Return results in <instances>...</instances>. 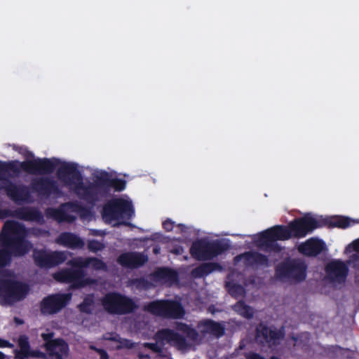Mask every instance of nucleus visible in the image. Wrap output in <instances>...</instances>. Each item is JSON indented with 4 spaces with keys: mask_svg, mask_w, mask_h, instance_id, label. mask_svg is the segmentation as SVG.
<instances>
[{
    "mask_svg": "<svg viewBox=\"0 0 359 359\" xmlns=\"http://www.w3.org/2000/svg\"><path fill=\"white\" fill-rule=\"evenodd\" d=\"M59 180L72 187L74 193L87 203L95 205L101 198L109 196L111 190L120 192L126 187L123 179L113 177L107 171L95 176L93 182L83 183V176L74 163L63 162L57 170Z\"/></svg>",
    "mask_w": 359,
    "mask_h": 359,
    "instance_id": "f257e3e1",
    "label": "nucleus"
},
{
    "mask_svg": "<svg viewBox=\"0 0 359 359\" xmlns=\"http://www.w3.org/2000/svg\"><path fill=\"white\" fill-rule=\"evenodd\" d=\"M60 163V160L56 158H37L22 162L0 161V181L4 184L1 189L15 202L27 201L30 197L29 188L26 185L12 182L8 178L11 176L10 172H13L15 175H18L21 170L34 175L51 174Z\"/></svg>",
    "mask_w": 359,
    "mask_h": 359,
    "instance_id": "f03ea898",
    "label": "nucleus"
},
{
    "mask_svg": "<svg viewBox=\"0 0 359 359\" xmlns=\"http://www.w3.org/2000/svg\"><path fill=\"white\" fill-rule=\"evenodd\" d=\"M25 226L15 221H7L0 233V267L6 266L11 257H21L32 248V243L25 239Z\"/></svg>",
    "mask_w": 359,
    "mask_h": 359,
    "instance_id": "7ed1b4c3",
    "label": "nucleus"
},
{
    "mask_svg": "<svg viewBox=\"0 0 359 359\" xmlns=\"http://www.w3.org/2000/svg\"><path fill=\"white\" fill-rule=\"evenodd\" d=\"M293 238V234L289 224L275 225L258 234V239L255 241L258 248L265 252H281L280 245L277 241H287Z\"/></svg>",
    "mask_w": 359,
    "mask_h": 359,
    "instance_id": "20e7f679",
    "label": "nucleus"
},
{
    "mask_svg": "<svg viewBox=\"0 0 359 359\" xmlns=\"http://www.w3.org/2000/svg\"><path fill=\"white\" fill-rule=\"evenodd\" d=\"M154 339L156 341L155 343L145 342L143 346L160 355L163 353V346L165 344H168L181 351L186 350L189 346L184 336L169 328H163L158 330L154 334Z\"/></svg>",
    "mask_w": 359,
    "mask_h": 359,
    "instance_id": "39448f33",
    "label": "nucleus"
},
{
    "mask_svg": "<svg viewBox=\"0 0 359 359\" xmlns=\"http://www.w3.org/2000/svg\"><path fill=\"white\" fill-rule=\"evenodd\" d=\"M229 248V244L220 240L207 241L203 239L197 240L191 244L190 254L198 261L213 259L222 254Z\"/></svg>",
    "mask_w": 359,
    "mask_h": 359,
    "instance_id": "423d86ee",
    "label": "nucleus"
},
{
    "mask_svg": "<svg viewBox=\"0 0 359 359\" xmlns=\"http://www.w3.org/2000/svg\"><path fill=\"white\" fill-rule=\"evenodd\" d=\"M28 284L10 278L0 279V302L11 305L24 299L29 292Z\"/></svg>",
    "mask_w": 359,
    "mask_h": 359,
    "instance_id": "0eeeda50",
    "label": "nucleus"
},
{
    "mask_svg": "<svg viewBox=\"0 0 359 359\" xmlns=\"http://www.w3.org/2000/svg\"><path fill=\"white\" fill-rule=\"evenodd\" d=\"M275 274L281 280L301 283L306 278L307 265L300 259L287 258L276 266Z\"/></svg>",
    "mask_w": 359,
    "mask_h": 359,
    "instance_id": "6e6552de",
    "label": "nucleus"
},
{
    "mask_svg": "<svg viewBox=\"0 0 359 359\" xmlns=\"http://www.w3.org/2000/svg\"><path fill=\"white\" fill-rule=\"evenodd\" d=\"M104 309L109 314L125 315L133 312L137 308L134 300L117 292H109L101 299Z\"/></svg>",
    "mask_w": 359,
    "mask_h": 359,
    "instance_id": "1a4fd4ad",
    "label": "nucleus"
},
{
    "mask_svg": "<svg viewBox=\"0 0 359 359\" xmlns=\"http://www.w3.org/2000/svg\"><path fill=\"white\" fill-rule=\"evenodd\" d=\"M145 310L154 316L170 319L182 318L185 313L181 303L170 299L152 301L145 306Z\"/></svg>",
    "mask_w": 359,
    "mask_h": 359,
    "instance_id": "9d476101",
    "label": "nucleus"
},
{
    "mask_svg": "<svg viewBox=\"0 0 359 359\" xmlns=\"http://www.w3.org/2000/svg\"><path fill=\"white\" fill-rule=\"evenodd\" d=\"M133 214L132 203L123 198H115L108 201L104 205L102 210V217L107 222L125 217L130 219Z\"/></svg>",
    "mask_w": 359,
    "mask_h": 359,
    "instance_id": "9b49d317",
    "label": "nucleus"
},
{
    "mask_svg": "<svg viewBox=\"0 0 359 359\" xmlns=\"http://www.w3.org/2000/svg\"><path fill=\"white\" fill-rule=\"evenodd\" d=\"M54 278L62 283L70 284L72 289H80L95 283V280L86 277V271L82 269H64L53 276Z\"/></svg>",
    "mask_w": 359,
    "mask_h": 359,
    "instance_id": "f8f14e48",
    "label": "nucleus"
},
{
    "mask_svg": "<svg viewBox=\"0 0 359 359\" xmlns=\"http://www.w3.org/2000/svg\"><path fill=\"white\" fill-rule=\"evenodd\" d=\"M33 259L36 266L40 269H49L64 263L67 259L65 251H48L46 249H34Z\"/></svg>",
    "mask_w": 359,
    "mask_h": 359,
    "instance_id": "ddd939ff",
    "label": "nucleus"
},
{
    "mask_svg": "<svg viewBox=\"0 0 359 359\" xmlns=\"http://www.w3.org/2000/svg\"><path fill=\"white\" fill-rule=\"evenodd\" d=\"M323 223L321 219H317L310 215H305L291 221L289 227L292 231L293 238H301L311 233L315 229L323 227Z\"/></svg>",
    "mask_w": 359,
    "mask_h": 359,
    "instance_id": "4468645a",
    "label": "nucleus"
},
{
    "mask_svg": "<svg viewBox=\"0 0 359 359\" xmlns=\"http://www.w3.org/2000/svg\"><path fill=\"white\" fill-rule=\"evenodd\" d=\"M70 293H55L45 297L40 303V311L44 316H50L59 313L69 302Z\"/></svg>",
    "mask_w": 359,
    "mask_h": 359,
    "instance_id": "2eb2a0df",
    "label": "nucleus"
},
{
    "mask_svg": "<svg viewBox=\"0 0 359 359\" xmlns=\"http://www.w3.org/2000/svg\"><path fill=\"white\" fill-rule=\"evenodd\" d=\"M31 188L39 196L45 198H48L52 195L60 197L62 194L57 183L48 177H41L32 180Z\"/></svg>",
    "mask_w": 359,
    "mask_h": 359,
    "instance_id": "dca6fc26",
    "label": "nucleus"
},
{
    "mask_svg": "<svg viewBox=\"0 0 359 359\" xmlns=\"http://www.w3.org/2000/svg\"><path fill=\"white\" fill-rule=\"evenodd\" d=\"M53 334H43L46 341V350L53 359H67L69 356V344L62 338L50 339Z\"/></svg>",
    "mask_w": 359,
    "mask_h": 359,
    "instance_id": "f3484780",
    "label": "nucleus"
},
{
    "mask_svg": "<svg viewBox=\"0 0 359 359\" xmlns=\"http://www.w3.org/2000/svg\"><path fill=\"white\" fill-rule=\"evenodd\" d=\"M283 337V331L269 327L264 323H259L256 327L255 338L261 345H277L278 341Z\"/></svg>",
    "mask_w": 359,
    "mask_h": 359,
    "instance_id": "a211bd4d",
    "label": "nucleus"
},
{
    "mask_svg": "<svg viewBox=\"0 0 359 359\" xmlns=\"http://www.w3.org/2000/svg\"><path fill=\"white\" fill-rule=\"evenodd\" d=\"M197 328L202 334H210L217 339L223 337L226 330L224 322H217L210 318L198 321Z\"/></svg>",
    "mask_w": 359,
    "mask_h": 359,
    "instance_id": "6ab92c4d",
    "label": "nucleus"
},
{
    "mask_svg": "<svg viewBox=\"0 0 359 359\" xmlns=\"http://www.w3.org/2000/svg\"><path fill=\"white\" fill-rule=\"evenodd\" d=\"M148 261V257L137 252H127L121 254L117 262L128 269H137L142 266Z\"/></svg>",
    "mask_w": 359,
    "mask_h": 359,
    "instance_id": "aec40b11",
    "label": "nucleus"
},
{
    "mask_svg": "<svg viewBox=\"0 0 359 359\" xmlns=\"http://www.w3.org/2000/svg\"><path fill=\"white\" fill-rule=\"evenodd\" d=\"M325 271L331 281L341 283L345 281L348 269L342 261L337 260L327 264Z\"/></svg>",
    "mask_w": 359,
    "mask_h": 359,
    "instance_id": "412c9836",
    "label": "nucleus"
},
{
    "mask_svg": "<svg viewBox=\"0 0 359 359\" xmlns=\"http://www.w3.org/2000/svg\"><path fill=\"white\" fill-rule=\"evenodd\" d=\"M151 280L161 284L176 283L179 281V274L177 271L169 267L157 268L150 274Z\"/></svg>",
    "mask_w": 359,
    "mask_h": 359,
    "instance_id": "4be33fe9",
    "label": "nucleus"
},
{
    "mask_svg": "<svg viewBox=\"0 0 359 359\" xmlns=\"http://www.w3.org/2000/svg\"><path fill=\"white\" fill-rule=\"evenodd\" d=\"M11 215L27 222H35L39 224H42L44 222L43 214L39 209L34 207L23 206L18 208Z\"/></svg>",
    "mask_w": 359,
    "mask_h": 359,
    "instance_id": "5701e85b",
    "label": "nucleus"
},
{
    "mask_svg": "<svg viewBox=\"0 0 359 359\" xmlns=\"http://www.w3.org/2000/svg\"><path fill=\"white\" fill-rule=\"evenodd\" d=\"M325 250V243L320 239L311 238L301 243L299 252L308 257H316Z\"/></svg>",
    "mask_w": 359,
    "mask_h": 359,
    "instance_id": "b1692460",
    "label": "nucleus"
},
{
    "mask_svg": "<svg viewBox=\"0 0 359 359\" xmlns=\"http://www.w3.org/2000/svg\"><path fill=\"white\" fill-rule=\"evenodd\" d=\"M57 243L71 249H81L85 243L79 236L71 232H62L56 239Z\"/></svg>",
    "mask_w": 359,
    "mask_h": 359,
    "instance_id": "393cba45",
    "label": "nucleus"
},
{
    "mask_svg": "<svg viewBox=\"0 0 359 359\" xmlns=\"http://www.w3.org/2000/svg\"><path fill=\"white\" fill-rule=\"evenodd\" d=\"M46 215L48 217L55 219L58 223L64 222L72 223L76 220V217L68 214L65 210V207H62V204L58 208H47Z\"/></svg>",
    "mask_w": 359,
    "mask_h": 359,
    "instance_id": "a878e982",
    "label": "nucleus"
},
{
    "mask_svg": "<svg viewBox=\"0 0 359 359\" xmlns=\"http://www.w3.org/2000/svg\"><path fill=\"white\" fill-rule=\"evenodd\" d=\"M222 266L216 262H205L201 264L192 269L191 274L195 278L205 277L215 271H221Z\"/></svg>",
    "mask_w": 359,
    "mask_h": 359,
    "instance_id": "bb28decb",
    "label": "nucleus"
},
{
    "mask_svg": "<svg viewBox=\"0 0 359 359\" xmlns=\"http://www.w3.org/2000/svg\"><path fill=\"white\" fill-rule=\"evenodd\" d=\"M323 222V226H327L328 227H338L341 229H346L355 224V222L348 217L337 216L325 219H321Z\"/></svg>",
    "mask_w": 359,
    "mask_h": 359,
    "instance_id": "cd10ccee",
    "label": "nucleus"
},
{
    "mask_svg": "<svg viewBox=\"0 0 359 359\" xmlns=\"http://www.w3.org/2000/svg\"><path fill=\"white\" fill-rule=\"evenodd\" d=\"M245 262L250 266H268L269 264V258L258 252H248L243 255Z\"/></svg>",
    "mask_w": 359,
    "mask_h": 359,
    "instance_id": "c85d7f7f",
    "label": "nucleus"
},
{
    "mask_svg": "<svg viewBox=\"0 0 359 359\" xmlns=\"http://www.w3.org/2000/svg\"><path fill=\"white\" fill-rule=\"evenodd\" d=\"M18 342L20 349L16 351V358L20 359H26L29 356L36 355L35 352L32 351L30 349L29 338L26 335H20Z\"/></svg>",
    "mask_w": 359,
    "mask_h": 359,
    "instance_id": "c756f323",
    "label": "nucleus"
},
{
    "mask_svg": "<svg viewBox=\"0 0 359 359\" xmlns=\"http://www.w3.org/2000/svg\"><path fill=\"white\" fill-rule=\"evenodd\" d=\"M233 310L243 318L250 320L255 314L254 309L246 304L243 300L237 302L233 306Z\"/></svg>",
    "mask_w": 359,
    "mask_h": 359,
    "instance_id": "7c9ffc66",
    "label": "nucleus"
},
{
    "mask_svg": "<svg viewBox=\"0 0 359 359\" xmlns=\"http://www.w3.org/2000/svg\"><path fill=\"white\" fill-rule=\"evenodd\" d=\"M62 207H65L66 211L79 214L81 217H86L90 213L88 208L82 205L78 201H69L62 203Z\"/></svg>",
    "mask_w": 359,
    "mask_h": 359,
    "instance_id": "2f4dec72",
    "label": "nucleus"
},
{
    "mask_svg": "<svg viewBox=\"0 0 359 359\" xmlns=\"http://www.w3.org/2000/svg\"><path fill=\"white\" fill-rule=\"evenodd\" d=\"M177 330L186 334V336L192 341H196L198 338V333L196 330L184 323H178Z\"/></svg>",
    "mask_w": 359,
    "mask_h": 359,
    "instance_id": "473e14b6",
    "label": "nucleus"
},
{
    "mask_svg": "<svg viewBox=\"0 0 359 359\" xmlns=\"http://www.w3.org/2000/svg\"><path fill=\"white\" fill-rule=\"evenodd\" d=\"M94 304V298L93 295L85 297L83 302L79 304L78 308L81 313L91 314Z\"/></svg>",
    "mask_w": 359,
    "mask_h": 359,
    "instance_id": "72a5a7b5",
    "label": "nucleus"
},
{
    "mask_svg": "<svg viewBox=\"0 0 359 359\" xmlns=\"http://www.w3.org/2000/svg\"><path fill=\"white\" fill-rule=\"evenodd\" d=\"M75 269H84L90 266V257H77L76 259L69 260L67 263Z\"/></svg>",
    "mask_w": 359,
    "mask_h": 359,
    "instance_id": "f704fd0d",
    "label": "nucleus"
},
{
    "mask_svg": "<svg viewBox=\"0 0 359 359\" xmlns=\"http://www.w3.org/2000/svg\"><path fill=\"white\" fill-rule=\"evenodd\" d=\"M131 283L138 290H147L151 287L150 282L143 277L133 279Z\"/></svg>",
    "mask_w": 359,
    "mask_h": 359,
    "instance_id": "c9c22d12",
    "label": "nucleus"
},
{
    "mask_svg": "<svg viewBox=\"0 0 359 359\" xmlns=\"http://www.w3.org/2000/svg\"><path fill=\"white\" fill-rule=\"evenodd\" d=\"M229 292L232 297L238 298L244 296L245 291L241 285L234 283L229 286Z\"/></svg>",
    "mask_w": 359,
    "mask_h": 359,
    "instance_id": "e433bc0d",
    "label": "nucleus"
},
{
    "mask_svg": "<svg viewBox=\"0 0 359 359\" xmlns=\"http://www.w3.org/2000/svg\"><path fill=\"white\" fill-rule=\"evenodd\" d=\"M87 247L89 251L92 252H97L98 251L102 250L105 248V245L103 243L93 239L88 241Z\"/></svg>",
    "mask_w": 359,
    "mask_h": 359,
    "instance_id": "4c0bfd02",
    "label": "nucleus"
},
{
    "mask_svg": "<svg viewBox=\"0 0 359 359\" xmlns=\"http://www.w3.org/2000/svg\"><path fill=\"white\" fill-rule=\"evenodd\" d=\"M90 266L97 271L106 270L107 268L106 263L97 257H90Z\"/></svg>",
    "mask_w": 359,
    "mask_h": 359,
    "instance_id": "58836bf2",
    "label": "nucleus"
},
{
    "mask_svg": "<svg viewBox=\"0 0 359 359\" xmlns=\"http://www.w3.org/2000/svg\"><path fill=\"white\" fill-rule=\"evenodd\" d=\"M118 343L119 345L117 346L118 349L122 348H133L134 347V343L130 339L121 338L118 340Z\"/></svg>",
    "mask_w": 359,
    "mask_h": 359,
    "instance_id": "ea45409f",
    "label": "nucleus"
},
{
    "mask_svg": "<svg viewBox=\"0 0 359 359\" xmlns=\"http://www.w3.org/2000/svg\"><path fill=\"white\" fill-rule=\"evenodd\" d=\"M90 349L95 351L96 353H97L100 355V359H109V356L107 352L104 349L97 348L95 346H90Z\"/></svg>",
    "mask_w": 359,
    "mask_h": 359,
    "instance_id": "a19ab883",
    "label": "nucleus"
},
{
    "mask_svg": "<svg viewBox=\"0 0 359 359\" xmlns=\"http://www.w3.org/2000/svg\"><path fill=\"white\" fill-rule=\"evenodd\" d=\"M162 225L166 231H170L174 227V222L170 219H167L163 222Z\"/></svg>",
    "mask_w": 359,
    "mask_h": 359,
    "instance_id": "79ce46f5",
    "label": "nucleus"
},
{
    "mask_svg": "<svg viewBox=\"0 0 359 359\" xmlns=\"http://www.w3.org/2000/svg\"><path fill=\"white\" fill-rule=\"evenodd\" d=\"M13 344L6 339L0 338V348H11Z\"/></svg>",
    "mask_w": 359,
    "mask_h": 359,
    "instance_id": "37998d69",
    "label": "nucleus"
},
{
    "mask_svg": "<svg viewBox=\"0 0 359 359\" xmlns=\"http://www.w3.org/2000/svg\"><path fill=\"white\" fill-rule=\"evenodd\" d=\"M353 247L354 250L359 253V238L353 241Z\"/></svg>",
    "mask_w": 359,
    "mask_h": 359,
    "instance_id": "c03bdc74",
    "label": "nucleus"
},
{
    "mask_svg": "<svg viewBox=\"0 0 359 359\" xmlns=\"http://www.w3.org/2000/svg\"><path fill=\"white\" fill-rule=\"evenodd\" d=\"M121 339L118 334H115L114 336H111L109 338H107V340L111 341H116L118 342V340Z\"/></svg>",
    "mask_w": 359,
    "mask_h": 359,
    "instance_id": "a18cd8bd",
    "label": "nucleus"
},
{
    "mask_svg": "<svg viewBox=\"0 0 359 359\" xmlns=\"http://www.w3.org/2000/svg\"><path fill=\"white\" fill-rule=\"evenodd\" d=\"M8 211L6 210L0 209V219L4 218V217L8 216L9 215L8 214Z\"/></svg>",
    "mask_w": 359,
    "mask_h": 359,
    "instance_id": "49530a36",
    "label": "nucleus"
},
{
    "mask_svg": "<svg viewBox=\"0 0 359 359\" xmlns=\"http://www.w3.org/2000/svg\"><path fill=\"white\" fill-rule=\"evenodd\" d=\"M138 356H139V358H140V359H149V358H150V356H149V355H148V354H142V353H140V354H139V355H138Z\"/></svg>",
    "mask_w": 359,
    "mask_h": 359,
    "instance_id": "de8ad7c7",
    "label": "nucleus"
},
{
    "mask_svg": "<svg viewBox=\"0 0 359 359\" xmlns=\"http://www.w3.org/2000/svg\"><path fill=\"white\" fill-rule=\"evenodd\" d=\"M179 227L180 228V230L182 232H185L187 229V226L184 224H179Z\"/></svg>",
    "mask_w": 359,
    "mask_h": 359,
    "instance_id": "09e8293b",
    "label": "nucleus"
},
{
    "mask_svg": "<svg viewBox=\"0 0 359 359\" xmlns=\"http://www.w3.org/2000/svg\"><path fill=\"white\" fill-rule=\"evenodd\" d=\"M15 322L18 324V325H21L23 323V320L20 318H15Z\"/></svg>",
    "mask_w": 359,
    "mask_h": 359,
    "instance_id": "8fccbe9b",
    "label": "nucleus"
},
{
    "mask_svg": "<svg viewBox=\"0 0 359 359\" xmlns=\"http://www.w3.org/2000/svg\"><path fill=\"white\" fill-rule=\"evenodd\" d=\"M160 252V248L158 247H154L153 248V252L156 255L158 254Z\"/></svg>",
    "mask_w": 359,
    "mask_h": 359,
    "instance_id": "3c124183",
    "label": "nucleus"
},
{
    "mask_svg": "<svg viewBox=\"0 0 359 359\" xmlns=\"http://www.w3.org/2000/svg\"><path fill=\"white\" fill-rule=\"evenodd\" d=\"M93 235L94 236H101V233H100V231L98 230H93Z\"/></svg>",
    "mask_w": 359,
    "mask_h": 359,
    "instance_id": "603ef678",
    "label": "nucleus"
},
{
    "mask_svg": "<svg viewBox=\"0 0 359 359\" xmlns=\"http://www.w3.org/2000/svg\"><path fill=\"white\" fill-rule=\"evenodd\" d=\"M176 255H179L180 253V251L179 249H175L173 251H172Z\"/></svg>",
    "mask_w": 359,
    "mask_h": 359,
    "instance_id": "864d4df0",
    "label": "nucleus"
},
{
    "mask_svg": "<svg viewBox=\"0 0 359 359\" xmlns=\"http://www.w3.org/2000/svg\"><path fill=\"white\" fill-rule=\"evenodd\" d=\"M5 358V355L0 351V359H4Z\"/></svg>",
    "mask_w": 359,
    "mask_h": 359,
    "instance_id": "5fc2aeb1",
    "label": "nucleus"
},
{
    "mask_svg": "<svg viewBox=\"0 0 359 359\" xmlns=\"http://www.w3.org/2000/svg\"><path fill=\"white\" fill-rule=\"evenodd\" d=\"M121 224L123 225H126V226L130 225V223L126 222H121Z\"/></svg>",
    "mask_w": 359,
    "mask_h": 359,
    "instance_id": "6e6d98bb",
    "label": "nucleus"
},
{
    "mask_svg": "<svg viewBox=\"0 0 359 359\" xmlns=\"http://www.w3.org/2000/svg\"><path fill=\"white\" fill-rule=\"evenodd\" d=\"M270 359H280L278 357L273 355L270 358Z\"/></svg>",
    "mask_w": 359,
    "mask_h": 359,
    "instance_id": "4d7b16f0",
    "label": "nucleus"
},
{
    "mask_svg": "<svg viewBox=\"0 0 359 359\" xmlns=\"http://www.w3.org/2000/svg\"><path fill=\"white\" fill-rule=\"evenodd\" d=\"M335 348H336V349H341V348L340 346H335Z\"/></svg>",
    "mask_w": 359,
    "mask_h": 359,
    "instance_id": "13d9d810",
    "label": "nucleus"
}]
</instances>
